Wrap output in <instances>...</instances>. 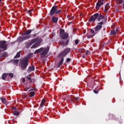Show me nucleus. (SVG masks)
<instances>
[{
  "label": "nucleus",
  "instance_id": "14",
  "mask_svg": "<svg viewBox=\"0 0 124 124\" xmlns=\"http://www.w3.org/2000/svg\"><path fill=\"white\" fill-rule=\"evenodd\" d=\"M0 99L1 101V102L2 103H3V104H5L6 105H7V104H8V103H9V102L8 101H7V100H6V98H5L0 97Z\"/></svg>",
  "mask_w": 124,
  "mask_h": 124
},
{
  "label": "nucleus",
  "instance_id": "39",
  "mask_svg": "<svg viewBox=\"0 0 124 124\" xmlns=\"http://www.w3.org/2000/svg\"><path fill=\"white\" fill-rule=\"evenodd\" d=\"M30 57H32V53H31L30 55H29Z\"/></svg>",
  "mask_w": 124,
  "mask_h": 124
},
{
  "label": "nucleus",
  "instance_id": "7",
  "mask_svg": "<svg viewBox=\"0 0 124 124\" xmlns=\"http://www.w3.org/2000/svg\"><path fill=\"white\" fill-rule=\"evenodd\" d=\"M69 52H70V49L66 48L59 55V58H61V57H65V56L67 55Z\"/></svg>",
  "mask_w": 124,
  "mask_h": 124
},
{
  "label": "nucleus",
  "instance_id": "41",
  "mask_svg": "<svg viewBox=\"0 0 124 124\" xmlns=\"http://www.w3.org/2000/svg\"><path fill=\"white\" fill-rule=\"evenodd\" d=\"M116 31V33L118 32V31H119V30L116 29V31Z\"/></svg>",
  "mask_w": 124,
  "mask_h": 124
},
{
  "label": "nucleus",
  "instance_id": "15",
  "mask_svg": "<svg viewBox=\"0 0 124 124\" xmlns=\"http://www.w3.org/2000/svg\"><path fill=\"white\" fill-rule=\"evenodd\" d=\"M30 33H31V30H29L24 31L22 35H30Z\"/></svg>",
  "mask_w": 124,
  "mask_h": 124
},
{
  "label": "nucleus",
  "instance_id": "33",
  "mask_svg": "<svg viewBox=\"0 0 124 124\" xmlns=\"http://www.w3.org/2000/svg\"><path fill=\"white\" fill-rule=\"evenodd\" d=\"M90 53L91 52H90V51L87 50V51H86L85 54H86V55H90Z\"/></svg>",
  "mask_w": 124,
  "mask_h": 124
},
{
  "label": "nucleus",
  "instance_id": "6",
  "mask_svg": "<svg viewBox=\"0 0 124 124\" xmlns=\"http://www.w3.org/2000/svg\"><path fill=\"white\" fill-rule=\"evenodd\" d=\"M103 24V21H101V22H99L98 23V25H97L94 29L95 30V31L98 32L101 29H102V25Z\"/></svg>",
  "mask_w": 124,
  "mask_h": 124
},
{
  "label": "nucleus",
  "instance_id": "5",
  "mask_svg": "<svg viewBox=\"0 0 124 124\" xmlns=\"http://www.w3.org/2000/svg\"><path fill=\"white\" fill-rule=\"evenodd\" d=\"M0 48L3 49V51H5L7 49V44H6V42L4 41H0Z\"/></svg>",
  "mask_w": 124,
  "mask_h": 124
},
{
  "label": "nucleus",
  "instance_id": "24",
  "mask_svg": "<svg viewBox=\"0 0 124 124\" xmlns=\"http://www.w3.org/2000/svg\"><path fill=\"white\" fill-rule=\"evenodd\" d=\"M13 115H14V116H19V115H20V112L17 111L15 110L13 112Z\"/></svg>",
  "mask_w": 124,
  "mask_h": 124
},
{
  "label": "nucleus",
  "instance_id": "28",
  "mask_svg": "<svg viewBox=\"0 0 124 124\" xmlns=\"http://www.w3.org/2000/svg\"><path fill=\"white\" fill-rule=\"evenodd\" d=\"M8 54H7V52H4L2 54V56L3 57H7Z\"/></svg>",
  "mask_w": 124,
  "mask_h": 124
},
{
  "label": "nucleus",
  "instance_id": "32",
  "mask_svg": "<svg viewBox=\"0 0 124 124\" xmlns=\"http://www.w3.org/2000/svg\"><path fill=\"white\" fill-rule=\"evenodd\" d=\"M79 40H76V41H75V44H76V45H78V43H79Z\"/></svg>",
  "mask_w": 124,
  "mask_h": 124
},
{
  "label": "nucleus",
  "instance_id": "44",
  "mask_svg": "<svg viewBox=\"0 0 124 124\" xmlns=\"http://www.w3.org/2000/svg\"><path fill=\"white\" fill-rule=\"evenodd\" d=\"M1 1V0H0V2Z\"/></svg>",
  "mask_w": 124,
  "mask_h": 124
},
{
  "label": "nucleus",
  "instance_id": "42",
  "mask_svg": "<svg viewBox=\"0 0 124 124\" xmlns=\"http://www.w3.org/2000/svg\"><path fill=\"white\" fill-rule=\"evenodd\" d=\"M28 96L27 95H25V97H27Z\"/></svg>",
  "mask_w": 124,
  "mask_h": 124
},
{
  "label": "nucleus",
  "instance_id": "29",
  "mask_svg": "<svg viewBox=\"0 0 124 124\" xmlns=\"http://www.w3.org/2000/svg\"><path fill=\"white\" fill-rule=\"evenodd\" d=\"M27 78L29 81H31V75H30L27 76Z\"/></svg>",
  "mask_w": 124,
  "mask_h": 124
},
{
  "label": "nucleus",
  "instance_id": "4",
  "mask_svg": "<svg viewBox=\"0 0 124 124\" xmlns=\"http://www.w3.org/2000/svg\"><path fill=\"white\" fill-rule=\"evenodd\" d=\"M62 11L61 10H58V7L56 6H54L50 10V15L51 16L54 15V14H59L60 12Z\"/></svg>",
  "mask_w": 124,
  "mask_h": 124
},
{
  "label": "nucleus",
  "instance_id": "18",
  "mask_svg": "<svg viewBox=\"0 0 124 124\" xmlns=\"http://www.w3.org/2000/svg\"><path fill=\"white\" fill-rule=\"evenodd\" d=\"M33 70H34V66H31L29 67L28 72L30 73V72H31V71H33Z\"/></svg>",
  "mask_w": 124,
  "mask_h": 124
},
{
  "label": "nucleus",
  "instance_id": "27",
  "mask_svg": "<svg viewBox=\"0 0 124 124\" xmlns=\"http://www.w3.org/2000/svg\"><path fill=\"white\" fill-rule=\"evenodd\" d=\"M116 33H117L116 32V31L115 30H113V31H111L110 34H111V35L116 34Z\"/></svg>",
  "mask_w": 124,
  "mask_h": 124
},
{
  "label": "nucleus",
  "instance_id": "8",
  "mask_svg": "<svg viewBox=\"0 0 124 124\" xmlns=\"http://www.w3.org/2000/svg\"><path fill=\"white\" fill-rule=\"evenodd\" d=\"M105 2V0H99L96 3V8L99 9L100 7H101V5H103Z\"/></svg>",
  "mask_w": 124,
  "mask_h": 124
},
{
  "label": "nucleus",
  "instance_id": "43",
  "mask_svg": "<svg viewBox=\"0 0 124 124\" xmlns=\"http://www.w3.org/2000/svg\"><path fill=\"white\" fill-rule=\"evenodd\" d=\"M83 58L84 59H85V57H84V56H83Z\"/></svg>",
  "mask_w": 124,
  "mask_h": 124
},
{
  "label": "nucleus",
  "instance_id": "17",
  "mask_svg": "<svg viewBox=\"0 0 124 124\" xmlns=\"http://www.w3.org/2000/svg\"><path fill=\"white\" fill-rule=\"evenodd\" d=\"M62 57L61 59L59 62V64L57 66V67H60V66H61V65H62V63H63V60H64L63 57Z\"/></svg>",
  "mask_w": 124,
  "mask_h": 124
},
{
  "label": "nucleus",
  "instance_id": "25",
  "mask_svg": "<svg viewBox=\"0 0 124 124\" xmlns=\"http://www.w3.org/2000/svg\"><path fill=\"white\" fill-rule=\"evenodd\" d=\"M6 75L7 74H3L2 76V78L3 80H5V78H6Z\"/></svg>",
  "mask_w": 124,
  "mask_h": 124
},
{
  "label": "nucleus",
  "instance_id": "23",
  "mask_svg": "<svg viewBox=\"0 0 124 124\" xmlns=\"http://www.w3.org/2000/svg\"><path fill=\"white\" fill-rule=\"evenodd\" d=\"M108 9H109V3H107L105 7V11L107 12L108 11Z\"/></svg>",
  "mask_w": 124,
  "mask_h": 124
},
{
  "label": "nucleus",
  "instance_id": "31",
  "mask_svg": "<svg viewBox=\"0 0 124 124\" xmlns=\"http://www.w3.org/2000/svg\"><path fill=\"white\" fill-rule=\"evenodd\" d=\"M32 11H33L32 9H31V10H29L28 12H27V13H28V14H31V13Z\"/></svg>",
  "mask_w": 124,
  "mask_h": 124
},
{
  "label": "nucleus",
  "instance_id": "11",
  "mask_svg": "<svg viewBox=\"0 0 124 124\" xmlns=\"http://www.w3.org/2000/svg\"><path fill=\"white\" fill-rule=\"evenodd\" d=\"M31 35L24 37H20L18 39V41H24V40H27V39H29V38H31Z\"/></svg>",
  "mask_w": 124,
  "mask_h": 124
},
{
  "label": "nucleus",
  "instance_id": "13",
  "mask_svg": "<svg viewBox=\"0 0 124 124\" xmlns=\"http://www.w3.org/2000/svg\"><path fill=\"white\" fill-rule=\"evenodd\" d=\"M61 36L62 39L63 40L67 39V38H68V33H61Z\"/></svg>",
  "mask_w": 124,
  "mask_h": 124
},
{
  "label": "nucleus",
  "instance_id": "36",
  "mask_svg": "<svg viewBox=\"0 0 124 124\" xmlns=\"http://www.w3.org/2000/svg\"><path fill=\"white\" fill-rule=\"evenodd\" d=\"M75 99L76 100H77V101H78L79 100V98H78V97H75Z\"/></svg>",
  "mask_w": 124,
  "mask_h": 124
},
{
  "label": "nucleus",
  "instance_id": "2",
  "mask_svg": "<svg viewBox=\"0 0 124 124\" xmlns=\"http://www.w3.org/2000/svg\"><path fill=\"white\" fill-rule=\"evenodd\" d=\"M49 52V47H47L46 48L42 47L40 49L36 50L34 54H38V53H40V55L42 58H44L47 54V53Z\"/></svg>",
  "mask_w": 124,
  "mask_h": 124
},
{
  "label": "nucleus",
  "instance_id": "37",
  "mask_svg": "<svg viewBox=\"0 0 124 124\" xmlns=\"http://www.w3.org/2000/svg\"><path fill=\"white\" fill-rule=\"evenodd\" d=\"M93 92H94V93H98V92H97L96 90H94V91H93Z\"/></svg>",
  "mask_w": 124,
  "mask_h": 124
},
{
  "label": "nucleus",
  "instance_id": "22",
  "mask_svg": "<svg viewBox=\"0 0 124 124\" xmlns=\"http://www.w3.org/2000/svg\"><path fill=\"white\" fill-rule=\"evenodd\" d=\"M12 62L14 63V64H18L19 63V60H14L12 61Z\"/></svg>",
  "mask_w": 124,
  "mask_h": 124
},
{
  "label": "nucleus",
  "instance_id": "34",
  "mask_svg": "<svg viewBox=\"0 0 124 124\" xmlns=\"http://www.w3.org/2000/svg\"><path fill=\"white\" fill-rule=\"evenodd\" d=\"M9 76L11 77V78H13V74L10 73L9 74Z\"/></svg>",
  "mask_w": 124,
  "mask_h": 124
},
{
  "label": "nucleus",
  "instance_id": "38",
  "mask_svg": "<svg viewBox=\"0 0 124 124\" xmlns=\"http://www.w3.org/2000/svg\"><path fill=\"white\" fill-rule=\"evenodd\" d=\"M70 61V58H67V59H66L67 62H69Z\"/></svg>",
  "mask_w": 124,
  "mask_h": 124
},
{
  "label": "nucleus",
  "instance_id": "20",
  "mask_svg": "<svg viewBox=\"0 0 124 124\" xmlns=\"http://www.w3.org/2000/svg\"><path fill=\"white\" fill-rule=\"evenodd\" d=\"M58 17L52 16V21L53 23H57L58 22Z\"/></svg>",
  "mask_w": 124,
  "mask_h": 124
},
{
  "label": "nucleus",
  "instance_id": "3",
  "mask_svg": "<svg viewBox=\"0 0 124 124\" xmlns=\"http://www.w3.org/2000/svg\"><path fill=\"white\" fill-rule=\"evenodd\" d=\"M29 62V59L28 58L25 57L24 59L20 60V63L21 66V68L22 69H25L27 68V66H28V62Z\"/></svg>",
  "mask_w": 124,
  "mask_h": 124
},
{
  "label": "nucleus",
  "instance_id": "1",
  "mask_svg": "<svg viewBox=\"0 0 124 124\" xmlns=\"http://www.w3.org/2000/svg\"><path fill=\"white\" fill-rule=\"evenodd\" d=\"M42 42V39L39 38H36L33 39H32L30 42L29 43H27L26 44V48H29L31 46V49H34V48H37L38 46H39V44Z\"/></svg>",
  "mask_w": 124,
  "mask_h": 124
},
{
  "label": "nucleus",
  "instance_id": "12",
  "mask_svg": "<svg viewBox=\"0 0 124 124\" xmlns=\"http://www.w3.org/2000/svg\"><path fill=\"white\" fill-rule=\"evenodd\" d=\"M90 31L91 32V33L93 34L90 35V34H89V33H87L86 36H87V38H92V37H93V36H94L95 35V32L94 31V30H93V29H91Z\"/></svg>",
  "mask_w": 124,
  "mask_h": 124
},
{
  "label": "nucleus",
  "instance_id": "40",
  "mask_svg": "<svg viewBox=\"0 0 124 124\" xmlns=\"http://www.w3.org/2000/svg\"><path fill=\"white\" fill-rule=\"evenodd\" d=\"M66 98H70V99H71V98H70V96H67Z\"/></svg>",
  "mask_w": 124,
  "mask_h": 124
},
{
  "label": "nucleus",
  "instance_id": "9",
  "mask_svg": "<svg viewBox=\"0 0 124 124\" xmlns=\"http://www.w3.org/2000/svg\"><path fill=\"white\" fill-rule=\"evenodd\" d=\"M98 17V13L95 14L93 16H92L90 19L89 20V22H91V23H93V22H94L95 20H96V18Z\"/></svg>",
  "mask_w": 124,
  "mask_h": 124
},
{
  "label": "nucleus",
  "instance_id": "35",
  "mask_svg": "<svg viewBox=\"0 0 124 124\" xmlns=\"http://www.w3.org/2000/svg\"><path fill=\"white\" fill-rule=\"evenodd\" d=\"M22 82L23 83H25V82H26V79H25V78H22Z\"/></svg>",
  "mask_w": 124,
  "mask_h": 124
},
{
  "label": "nucleus",
  "instance_id": "26",
  "mask_svg": "<svg viewBox=\"0 0 124 124\" xmlns=\"http://www.w3.org/2000/svg\"><path fill=\"white\" fill-rule=\"evenodd\" d=\"M34 94H35L34 92L31 91L30 92V96H31V97H32V96H33Z\"/></svg>",
  "mask_w": 124,
  "mask_h": 124
},
{
  "label": "nucleus",
  "instance_id": "16",
  "mask_svg": "<svg viewBox=\"0 0 124 124\" xmlns=\"http://www.w3.org/2000/svg\"><path fill=\"white\" fill-rule=\"evenodd\" d=\"M69 43V40L68 39L66 41L65 43H64L62 41H61L60 42V44H61L62 45H63V46H65L66 45H68Z\"/></svg>",
  "mask_w": 124,
  "mask_h": 124
},
{
  "label": "nucleus",
  "instance_id": "21",
  "mask_svg": "<svg viewBox=\"0 0 124 124\" xmlns=\"http://www.w3.org/2000/svg\"><path fill=\"white\" fill-rule=\"evenodd\" d=\"M21 57V52L19 51L17 53L16 55L15 56V59H18Z\"/></svg>",
  "mask_w": 124,
  "mask_h": 124
},
{
  "label": "nucleus",
  "instance_id": "30",
  "mask_svg": "<svg viewBox=\"0 0 124 124\" xmlns=\"http://www.w3.org/2000/svg\"><path fill=\"white\" fill-rule=\"evenodd\" d=\"M60 35L62 34V33H64L65 32H64V31L62 29H60Z\"/></svg>",
  "mask_w": 124,
  "mask_h": 124
},
{
  "label": "nucleus",
  "instance_id": "10",
  "mask_svg": "<svg viewBox=\"0 0 124 124\" xmlns=\"http://www.w3.org/2000/svg\"><path fill=\"white\" fill-rule=\"evenodd\" d=\"M102 20V22H104V20L105 21H107V18H106V17L102 16L101 14L98 15V16H97V20L98 21H101Z\"/></svg>",
  "mask_w": 124,
  "mask_h": 124
},
{
  "label": "nucleus",
  "instance_id": "19",
  "mask_svg": "<svg viewBox=\"0 0 124 124\" xmlns=\"http://www.w3.org/2000/svg\"><path fill=\"white\" fill-rule=\"evenodd\" d=\"M46 102V101L45 100V99H44L42 100L39 109H40V108H42V107H43V105H44V103H45Z\"/></svg>",
  "mask_w": 124,
  "mask_h": 124
}]
</instances>
